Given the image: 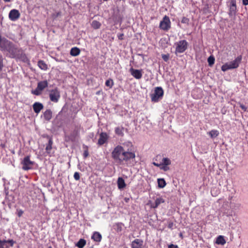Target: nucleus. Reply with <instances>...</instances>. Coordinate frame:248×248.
Listing matches in <instances>:
<instances>
[{
  "label": "nucleus",
  "mask_w": 248,
  "mask_h": 248,
  "mask_svg": "<svg viewBox=\"0 0 248 248\" xmlns=\"http://www.w3.org/2000/svg\"><path fill=\"white\" fill-rule=\"evenodd\" d=\"M118 187L120 189H123L126 186L124 179L122 177H119L117 180Z\"/></svg>",
  "instance_id": "obj_23"
},
{
  "label": "nucleus",
  "mask_w": 248,
  "mask_h": 248,
  "mask_svg": "<svg viewBox=\"0 0 248 248\" xmlns=\"http://www.w3.org/2000/svg\"><path fill=\"white\" fill-rule=\"evenodd\" d=\"M242 3L245 6L248 5V0H242Z\"/></svg>",
  "instance_id": "obj_50"
},
{
  "label": "nucleus",
  "mask_w": 248,
  "mask_h": 248,
  "mask_svg": "<svg viewBox=\"0 0 248 248\" xmlns=\"http://www.w3.org/2000/svg\"><path fill=\"white\" fill-rule=\"evenodd\" d=\"M108 136L106 132H101L99 135V138L98 140L97 144L101 146L107 142L108 139Z\"/></svg>",
  "instance_id": "obj_13"
},
{
  "label": "nucleus",
  "mask_w": 248,
  "mask_h": 248,
  "mask_svg": "<svg viewBox=\"0 0 248 248\" xmlns=\"http://www.w3.org/2000/svg\"><path fill=\"white\" fill-rule=\"evenodd\" d=\"M48 248H52L51 246H49Z\"/></svg>",
  "instance_id": "obj_60"
},
{
  "label": "nucleus",
  "mask_w": 248,
  "mask_h": 248,
  "mask_svg": "<svg viewBox=\"0 0 248 248\" xmlns=\"http://www.w3.org/2000/svg\"><path fill=\"white\" fill-rule=\"evenodd\" d=\"M232 1L236 3V0H231V3H232Z\"/></svg>",
  "instance_id": "obj_58"
},
{
  "label": "nucleus",
  "mask_w": 248,
  "mask_h": 248,
  "mask_svg": "<svg viewBox=\"0 0 248 248\" xmlns=\"http://www.w3.org/2000/svg\"><path fill=\"white\" fill-rule=\"evenodd\" d=\"M124 224L122 222H118L114 223L113 226V229L118 233L122 232Z\"/></svg>",
  "instance_id": "obj_20"
},
{
  "label": "nucleus",
  "mask_w": 248,
  "mask_h": 248,
  "mask_svg": "<svg viewBox=\"0 0 248 248\" xmlns=\"http://www.w3.org/2000/svg\"><path fill=\"white\" fill-rule=\"evenodd\" d=\"M4 243H6V240H1L0 239V248H4Z\"/></svg>",
  "instance_id": "obj_46"
},
{
  "label": "nucleus",
  "mask_w": 248,
  "mask_h": 248,
  "mask_svg": "<svg viewBox=\"0 0 248 248\" xmlns=\"http://www.w3.org/2000/svg\"><path fill=\"white\" fill-rule=\"evenodd\" d=\"M32 108L35 113L38 114L44 108L42 103L35 102L32 105Z\"/></svg>",
  "instance_id": "obj_17"
},
{
  "label": "nucleus",
  "mask_w": 248,
  "mask_h": 248,
  "mask_svg": "<svg viewBox=\"0 0 248 248\" xmlns=\"http://www.w3.org/2000/svg\"><path fill=\"white\" fill-rule=\"evenodd\" d=\"M178 246L177 245H174L173 244L170 245L168 247V248H177Z\"/></svg>",
  "instance_id": "obj_49"
},
{
  "label": "nucleus",
  "mask_w": 248,
  "mask_h": 248,
  "mask_svg": "<svg viewBox=\"0 0 248 248\" xmlns=\"http://www.w3.org/2000/svg\"><path fill=\"white\" fill-rule=\"evenodd\" d=\"M3 1L5 2H9L11 1V0H3Z\"/></svg>",
  "instance_id": "obj_55"
},
{
  "label": "nucleus",
  "mask_w": 248,
  "mask_h": 248,
  "mask_svg": "<svg viewBox=\"0 0 248 248\" xmlns=\"http://www.w3.org/2000/svg\"><path fill=\"white\" fill-rule=\"evenodd\" d=\"M34 164V162L31 160L29 155L25 156L21 161V164L22 165V169L24 170L32 169Z\"/></svg>",
  "instance_id": "obj_7"
},
{
  "label": "nucleus",
  "mask_w": 248,
  "mask_h": 248,
  "mask_svg": "<svg viewBox=\"0 0 248 248\" xmlns=\"http://www.w3.org/2000/svg\"><path fill=\"white\" fill-rule=\"evenodd\" d=\"M3 58L1 55H0V73L2 70L3 67Z\"/></svg>",
  "instance_id": "obj_41"
},
{
  "label": "nucleus",
  "mask_w": 248,
  "mask_h": 248,
  "mask_svg": "<svg viewBox=\"0 0 248 248\" xmlns=\"http://www.w3.org/2000/svg\"><path fill=\"white\" fill-rule=\"evenodd\" d=\"M6 243H8V245H10V247H13L14 244L16 243V241L11 239V240H6Z\"/></svg>",
  "instance_id": "obj_40"
},
{
  "label": "nucleus",
  "mask_w": 248,
  "mask_h": 248,
  "mask_svg": "<svg viewBox=\"0 0 248 248\" xmlns=\"http://www.w3.org/2000/svg\"><path fill=\"white\" fill-rule=\"evenodd\" d=\"M131 248H142L143 247V241L140 239H135L131 244Z\"/></svg>",
  "instance_id": "obj_15"
},
{
  "label": "nucleus",
  "mask_w": 248,
  "mask_h": 248,
  "mask_svg": "<svg viewBox=\"0 0 248 248\" xmlns=\"http://www.w3.org/2000/svg\"><path fill=\"white\" fill-rule=\"evenodd\" d=\"M86 244V241L82 238H81L76 244V246L78 248H83Z\"/></svg>",
  "instance_id": "obj_25"
},
{
  "label": "nucleus",
  "mask_w": 248,
  "mask_h": 248,
  "mask_svg": "<svg viewBox=\"0 0 248 248\" xmlns=\"http://www.w3.org/2000/svg\"><path fill=\"white\" fill-rule=\"evenodd\" d=\"M48 86L47 80H43L38 82L37 88L34 90H32L31 93L35 95H40L42 92Z\"/></svg>",
  "instance_id": "obj_5"
},
{
  "label": "nucleus",
  "mask_w": 248,
  "mask_h": 248,
  "mask_svg": "<svg viewBox=\"0 0 248 248\" xmlns=\"http://www.w3.org/2000/svg\"><path fill=\"white\" fill-rule=\"evenodd\" d=\"M216 243L218 245H223L226 243V240L223 236L219 235L216 239Z\"/></svg>",
  "instance_id": "obj_26"
},
{
  "label": "nucleus",
  "mask_w": 248,
  "mask_h": 248,
  "mask_svg": "<svg viewBox=\"0 0 248 248\" xmlns=\"http://www.w3.org/2000/svg\"><path fill=\"white\" fill-rule=\"evenodd\" d=\"M80 50L79 48L74 47L71 49L70 54L71 56L76 57L78 56L80 54Z\"/></svg>",
  "instance_id": "obj_24"
},
{
  "label": "nucleus",
  "mask_w": 248,
  "mask_h": 248,
  "mask_svg": "<svg viewBox=\"0 0 248 248\" xmlns=\"http://www.w3.org/2000/svg\"><path fill=\"white\" fill-rule=\"evenodd\" d=\"M124 151V149L122 146L117 145L111 153L112 158L116 162L120 164H122V158Z\"/></svg>",
  "instance_id": "obj_2"
},
{
  "label": "nucleus",
  "mask_w": 248,
  "mask_h": 248,
  "mask_svg": "<svg viewBox=\"0 0 248 248\" xmlns=\"http://www.w3.org/2000/svg\"><path fill=\"white\" fill-rule=\"evenodd\" d=\"M74 178L77 181L79 180L80 179L79 173L78 172H75L74 174Z\"/></svg>",
  "instance_id": "obj_42"
},
{
  "label": "nucleus",
  "mask_w": 248,
  "mask_h": 248,
  "mask_svg": "<svg viewBox=\"0 0 248 248\" xmlns=\"http://www.w3.org/2000/svg\"><path fill=\"white\" fill-rule=\"evenodd\" d=\"M106 86L108 87L109 88H111L113 85V81L112 79L109 78L106 80L105 82Z\"/></svg>",
  "instance_id": "obj_36"
},
{
  "label": "nucleus",
  "mask_w": 248,
  "mask_h": 248,
  "mask_svg": "<svg viewBox=\"0 0 248 248\" xmlns=\"http://www.w3.org/2000/svg\"><path fill=\"white\" fill-rule=\"evenodd\" d=\"M52 143H53L52 140V139L50 138L49 139L48 142L47 143V144L46 145V150L48 153H49L50 151L52 149Z\"/></svg>",
  "instance_id": "obj_32"
},
{
  "label": "nucleus",
  "mask_w": 248,
  "mask_h": 248,
  "mask_svg": "<svg viewBox=\"0 0 248 248\" xmlns=\"http://www.w3.org/2000/svg\"><path fill=\"white\" fill-rule=\"evenodd\" d=\"M0 146L2 148H4L5 147V144L4 143H1L0 145Z\"/></svg>",
  "instance_id": "obj_53"
},
{
  "label": "nucleus",
  "mask_w": 248,
  "mask_h": 248,
  "mask_svg": "<svg viewBox=\"0 0 248 248\" xmlns=\"http://www.w3.org/2000/svg\"><path fill=\"white\" fill-rule=\"evenodd\" d=\"M242 60V56H239L234 60L227 62L221 66V70L223 72H225L227 70L235 69L239 66V63Z\"/></svg>",
  "instance_id": "obj_3"
},
{
  "label": "nucleus",
  "mask_w": 248,
  "mask_h": 248,
  "mask_svg": "<svg viewBox=\"0 0 248 248\" xmlns=\"http://www.w3.org/2000/svg\"><path fill=\"white\" fill-rule=\"evenodd\" d=\"M124 35V33H118V34H117V37H118V39H119V40H123V39H124V38H123Z\"/></svg>",
  "instance_id": "obj_45"
},
{
  "label": "nucleus",
  "mask_w": 248,
  "mask_h": 248,
  "mask_svg": "<svg viewBox=\"0 0 248 248\" xmlns=\"http://www.w3.org/2000/svg\"><path fill=\"white\" fill-rule=\"evenodd\" d=\"M128 200H129V199H125V201H126V202H127Z\"/></svg>",
  "instance_id": "obj_59"
},
{
  "label": "nucleus",
  "mask_w": 248,
  "mask_h": 248,
  "mask_svg": "<svg viewBox=\"0 0 248 248\" xmlns=\"http://www.w3.org/2000/svg\"><path fill=\"white\" fill-rule=\"evenodd\" d=\"M170 163H171V161L169 158H163L162 159V163L161 165L168 166V165H170Z\"/></svg>",
  "instance_id": "obj_35"
},
{
  "label": "nucleus",
  "mask_w": 248,
  "mask_h": 248,
  "mask_svg": "<svg viewBox=\"0 0 248 248\" xmlns=\"http://www.w3.org/2000/svg\"><path fill=\"white\" fill-rule=\"evenodd\" d=\"M169 56H169V54H162L161 55L162 58L166 62L168 61V60L169 59Z\"/></svg>",
  "instance_id": "obj_39"
},
{
  "label": "nucleus",
  "mask_w": 248,
  "mask_h": 248,
  "mask_svg": "<svg viewBox=\"0 0 248 248\" xmlns=\"http://www.w3.org/2000/svg\"><path fill=\"white\" fill-rule=\"evenodd\" d=\"M173 226H174V223L172 221H169L168 222V227L171 229V230H173Z\"/></svg>",
  "instance_id": "obj_44"
},
{
  "label": "nucleus",
  "mask_w": 248,
  "mask_h": 248,
  "mask_svg": "<svg viewBox=\"0 0 248 248\" xmlns=\"http://www.w3.org/2000/svg\"><path fill=\"white\" fill-rule=\"evenodd\" d=\"M90 138H92L93 137V133H92L90 134Z\"/></svg>",
  "instance_id": "obj_54"
},
{
  "label": "nucleus",
  "mask_w": 248,
  "mask_h": 248,
  "mask_svg": "<svg viewBox=\"0 0 248 248\" xmlns=\"http://www.w3.org/2000/svg\"><path fill=\"white\" fill-rule=\"evenodd\" d=\"M83 147L85 149L83 156L84 158H86L89 156L88 147L86 145H83Z\"/></svg>",
  "instance_id": "obj_34"
},
{
  "label": "nucleus",
  "mask_w": 248,
  "mask_h": 248,
  "mask_svg": "<svg viewBox=\"0 0 248 248\" xmlns=\"http://www.w3.org/2000/svg\"><path fill=\"white\" fill-rule=\"evenodd\" d=\"M7 56L11 58L19 60L23 62H26L28 61V58L23 50L15 44L9 54H7Z\"/></svg>",
  "instance_id": "obj_1"
},
{
  "label": "nucleus",
  "mask_w": 248,
  "mask_h": 248,
  "mask_svg": "<svg viewBox=\"0 0 248 248\" xmlns=\"http://www.w3.org/2000/svg\"><path fill=\"white\" fill-rule=\"evenodd\" d=\"M127 131L126 128H124L123 126H117L114 129V132L116 135L119 137H123L124 136V131Z\"/></svg>",
  "instance_id": "obj_18"
},
{
  "label": "nucleus",
  "mask_w": 248,
  "mask_h": 248,
  "mask_svg": "<svg viewBox=\"0 0 248 248\" xmlns=\"http://www.w3.org/2000/svg\"><path fill=\"white\" fill-rule=\"evenodd\" d=\"M49 97L50 100L54 102L57 103L61 97L60 92L57 88L49 91Z\"/></svg>",
  "instance_id": "obj_9"
},
{
  "label": "nucleus",
  "mask_w": 248,
  "mask_h": 248,
  "mask_svg": "<svg viewBox=\"0 0 248 248\" xmlns=\"http://www.w3.org/2000/svg\"><path fill=\"white\" fill-rule=\"evenodd\" d=\"M157 183L158 187L161 188H164L166 185V183L163 178H158Z\"/></svg>",
  "instance_id": "obj_29"
},
{
  "label": "nucleus",
  "mask_w": 248,
  "mask_h": 248,
  "mask_svg": "<svg viewBox=\"0 0 248 248\" xmlns=\"http://www.w3.org/2000/svg\"><path fill=\"white\" fill-rule=\"evenodd\" d=\"M14 44L12 43L9 46L6 48V49L3 52V53H6V54H9V53L10 52V51H11V49H12V48L13 47V46H14Z\"/></svg>",
  "instance_id": "obj_37"
},
{
  "label": "nucleus",
  "mask_w": 248,
  "mask_h": 248,
  "mask_svg": "<svg viewBox=\"0 0 248 248\" xmlns=\"http://www.w3.org/2000/svg\"><path fill=\"white\" fill-rule=\"evenodd\" d=\"M38 66L40 69L43 70H46L47 69V65L42 60H40L38 62Z\"/></svg>",
  "instance_id": "obj_28"
},
{
  "label": "nucleus",
  "mask_w": 248,
  "mask_h": 248,
  "mask_svg": "<svg viewBox=\"0 0 248 248\" xmlns=\"http://www.w3.org/2000/svg\"><path fill=\"white\" fill-rule=\"evenodd\" d=\"M160 169L164 170V171H167L169 170V168L167 166L163 165V166L161 167Z\"/></svg>",
  "instance_id": "obj_48"
},
{
  "label": "nucleus",
  "mask_w": 248,
  "mask_h": 248,
  "mask_svg": "<svg viewBox=\"0 0 248 248\" xmlns=\"http://www.w3.org/2000/svg\"><path fill=\"white\" fill-rule=\"evenodd\" d=\"M135 157V154L134 152H129L124 150L123 157L122 158V163L124 162H127Z\"/></svg>",
  "instance_id": "obj_10"
},
{
  "label": "nucleus",
  "mask_w": 248,
  "mask_h": 248,
  "mask_svg": "<svg viewBox=\"0 0 248 248\" xmlns=\"http://www.w3.org/2000/svg\"><path fill=\"white\" fill-rule=\"evenodd\" d=\"M92 27L94 29H98L100 28L101 26V24L97 20H93V21L92 23Z\"/></svg>",
  "instance_id": "obj_31"
},
{
  "label": "nucleus",
  "mask_w": 248,
  "mask_h": 248,
  "mask_svg": "<svg viewBox=\"0 0 248 248\" xmlns=\"http://www.w3.org/2000/svg\"><path fill=\"white\" fill-rule=\"evenodd\" d=\"M23 213V211L21 209H17L16 210L17 215L18 217H21L22 216Z\"/></svg>",
  "instance_id": "obj_43"
},
{
  "label": "nucleus",
  "mask_w": 248,
  "mask_h": 248,
  "mask_svg": "<svg viewBox=\"0 0 248 248\" xmlns=\"http://www.w3.org/2000/svg\"><path fill=\"white\" fill-rule=\"evenodd\" d=\"M237 13V7L236 3H234L232 1V3L230 4V6L229 8V11L228 12V14L230 17H232L233 20H234L235 19V16Z\"/></svg>",
  "instance_id": "obj_11"
},
{
  "label": "nucleus",
  "mask_w": 248,
  "mask_h": 248,
  "mask_svg": "<svg viewBox=\"0 0 248 248\" xmlns=\"http://www.w3.org/2000/svg\"><path fill=\"white\" fill-rule=\"evenodd\" d=\"M52 117V112L50 109H47L43 112V118L45 121L49 122Z\"/></svg>",
  "instance_id": "obj_19"
},
{
  "label": "nucleus",
  "mask_w": 248,
  "mask_h": 248,
  "mask_svg": "<svg viewBox=\"0 0 248 248\" xmlns=\"http://www.w3.org/2000/svg\"><path fill=\"white\" fill-rule=\"evenodd\" d=\"M20 14L18 10L16 9L11 10L9 13V18L13 21H16L20 17Z\"/></svg>",
  "instance_id": "obj_12"
},
{
  "label": "nucleus",
  "mask_w": 248,
  "mask_h": 248,
  "mask_svg": "<svg viewBox=\"0 0 248 248\" xmlns=\"http://www.w3.org/2000/svg\"><path fill=\"white\" fill-rule=\"evenodd\" d=\"M104 1H108V0H103Z\"/></svg>",
  "instance_id": "obj_61"
},
{
  "label": "nucleus",
  "mask_w": 248,
  "mask_h": 248,
  "mask_svg": "<svg viewBox=\"0 0 248 248\" xmlns=\"http://www.w3.org/2000/svg\"><path fill=\"white\" fill-rule=\"evenodd\" d=\"M130 72L131 74L136 79H140L142 77V74L141 70L135 69L133 68L130 69Z\"/></svg>",
  "instance_id": "obj_16"
},
{
  "label": "nucleus",
  "mask_w": 248,
  "mask_h": 248,
  "mask_svg": "<svg viewBox=\"0 0 248 248\" xmlns=\"http://www.w3.org/2000/svg\"><path fill=\"white\" fill-rule=\"evenodd\" d=\"M91 238L94 241L100 242L102 239V235L99 232H93Z\"/></svg>",
  "instance_id": "obj_22"
},
{
  "label": "nucleus",
  "mask_w": 248,
  "mask_h": 248,
  "mask_svg": "<svg viewBox=\"0 0 248 248\" xmlns=\"http://www.w3.org/2000/svg\"><path fill=\"white\" fill-rule=\"evenodd\" d=\"M11 152L12 154H15V151L14 150H11Z\"/></svg>",
  "instance_id": "obj_56"
},
{
  "label": "nucleus",
  "mask_w": 248,
  "mask_h": 248,
  "mask_svg": "<svg viewBox=\"0 0 248 248\" xmlns=\"http://www.w3.org/2000/svg\"><path fill=\"white\" fill-rule=\"evenodd\" d=\"M159 28L164 31H168L171 28V22L167 16H165L160 21Z\"/></svg>",
  "instance_id": "obj_6"
},
{
  "label": "nucleus",
  "mask_w": 248,
  "mask_h": 248,
  "mask_svg": "<svg viewBox=\"0 0 248 248\" xmlns=\"http://www.w3.org/2000/svg\"><path fill=\"white\" fill-rule=\"evenodd\" d=\"M78 134V131L77 129H75L72 134L70 135V136H68L67 138L69 140H71L72 141H74L75 140V138L77 136Z\"/></svg>",
  "instance_id": "obj_27"
},
{
  "label": "nucleus",
  "mask_w": 248,
  "mask_h": 248,
  "mask_svg": "<svg viewBox=\"0 0 248 248\" xmlns=\"http://www.w3.org/2000/svg\"><path fill=\"white\" fill-rule=\"evenodd\" d=\"M219 134V131L217 130H212L211 131L208 132L209 135L212 139L217 137Z\"/></svg>",
  "instance_id": "obj_30"
},
{
  "label": "nucleus",
  "mask_w": 248,
  "mask_h": 248,
  "mask_svg": "<svg viewBox=\"0 0 248 248\" xmlns=\"http://www.w3.org/2000/svg\"><path fill=\"white\" fill-rule=\"evenodd\" d=\"M164 94V91L162 87H157L155 89L154 93L151 94V97L152 102H157L162 99Z\"/></svg>",
  "instance_id": "obj_4"
},
{
  "label": "nucleus",
  "mask_w": 248,
  "mask_h": 248,
  "mask_svg": "<svg viewBox=\"0 0 248 248\" xmlns=\"http://www.w3.org/2000/svg\"><path fill=\"white\" fill-rule=\"evenodd\" d=\"M240 107L241 108V109H242L244 111H246L247 110V107L246 106H245L243 104H240Z\"/></svg>",
  "instance_id": "obj_47"
},
{
  "label": "nucleus",
  "mask_w": 248,
  "mask_h": 248,
  "mask_svg": "<svg viewBox=\"0 0 248 248\" xmlns=\"http://www.w3.org/2000/svg\"><path fill=\"white\" fill-rule=\"evenodd\" d=\"M12 43L7 39L1 37L0 42V50L3 52Z\"/></svg>",
  "instance_id": "obj_14"
},
{
  "label": "nucleus",
  "mask_w": 248,
  "mask_h": 248,
  "mask_svg": "<svg viewBox=\"0 0 248 248\" xmlns=\"http://www.w3.org/2000/svg\"><path fill=\"white\" fill-rule=\"evenodd\" d=\"M10 245L8 244L7 243H4V248H9Z\"/></svg>",
  "instance_id": "obj_51"
},
{
  "label": "nucleus",
  "mask_w": 248,
  "mask_h": 248,
  "mask_svg": "<svg viewBox=\"0 0 248 248\" xmlns=\"http://www.w3.org/2000/svg\"><path fill=\"white\" fill-rule=\"evenodd\" d=\"M215 61V57L213 55L210 56L207 59V62L209 66L211 67L214 64Z\"/></svg>",
  "instance_id": "obj_33"
},
{
  "label": "nucleus",
  "mask_w": 248,
  "mask_h": 248,
  "mask_svg": "<svg viewBox=\"0 0 248 248\" xmlns=\"http://www.w3.org/2000/svg\"><path fill=\"white\" fill-rule=\"evenodd\" d=\"M189 22V19L188 18L185 17V16L183 17L182 20H181V22L182 23L188 25Z\"/></svg>",
  "instance_id": "obj_38"
},
{
  "label": "nucleus",
  "mask_w": 248,
  "mask_h": 248,
  "mask_svg": "<svg viewBox=\"0 0 248 248\" xmlns=\"http://www.w3.org/2000/svg\"><path fill=\"white\" fill-rule=\"evenodd\" d=\"M176 46L175 53H183L187 48L188 43L185 40H180L175 43Z\"/></svg>",
  "instance_id": "obj_8"
},
{
  "label": "nucleus",
  "mask_w": 248,
  "mask_h": 248,
  "mask_svg": "<svg viewBox=\"0 0 248 248\" xmlns=\"http://www.w3.org/2000/svg\"><path fill=\"white\" fill-rule=\"evenodd\" d=\"M164 202L165 201L162 198H157L155 200V203L151 204V207L154 209L156 208L161 203H164Z\"/></svg>",
  "instance_id": "obj_21"
},
{
  "label": "nucleus",
  "mask_w": 248,
  "mask_h": 248,
  "mask_svg": "<svg viewBox=\"0 0 248 248\" xmlns=\"http://www.w3.org/2000/svg\"><path fill=\"white\" fill-rule=\"evenodd\" d=\"M179 236L181 238H183V234L182 233H180L179 234Z\"/></svg>",
  "instance_id": "obj_57"
},
{
  "label": "nucleus",
  "mask_w": 248,
  "mask_h": 248,
  "mask_svg": "<svg viewBox=\"0 0 248 248\" xmlns=\"http://www.w3.org/2000/svg\"><path fill=\"white\" fill-rule=\"evenodd\" d=\"M153 164H154V165H155V166H156V167H160L161 165V164H158V163H157L155 162H153Z\"/></svg>",
  "instance_id": "obj_52"
}]
</instances>
